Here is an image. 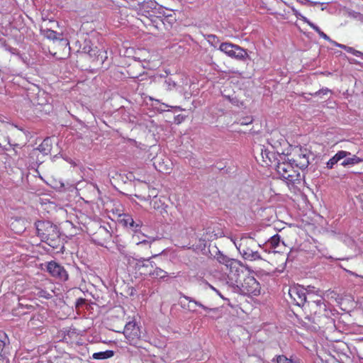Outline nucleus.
I'll list each match as a JSON object with an SVG mask.
<instances>
[{
    "label": "nucleus",
    "instance_id": "obj_34",
    "mask_svg": "<svg viewBox=\"0 0 363 363\" xmlns=\"http://www.w3.org/2000/svg\"><path fill=\"white\" fill-rule=\"evenodd\" d=\"M346 51H347V52H350V53H352V52H354V48H352V47H348V46H347V48H346Z\"/></svg>",
    "mask_w": 363,
    "mask_h": 363
},
{
    "label": "nucleus",
    "instance_id": "obj_2",
    "mask_svg": "<svg viewBox=\"0 0 363 363\" xmlns=\"http://www.w3.org/2000/svg\"><path fill=\"white\" fill-rule=\"evenodd\" d=\"M38 235L50 246L55 247L60 238V233L56 225L50 221H38L35 223Z\"/></svg>",
    "mask_w": 363,
    "mask_h": 363
},
{
    "label": "nucleus",
    "instance_id": "obj_1",
    "mask_svg": "<svg viewBox=\"0 0 363 363\" xmlns=\"http://www.w3.org/2000/svg\"><path fill=\"white\" fill-rule=\"evenodd\" d=\"M277 160V171L283 179L293 182L298 179V170L291 162L288 154L286 155L281 152V155H279Z\"/></svg>",
    "mask_w": 363,
    "mask_h": 363
},
{
    "label": "nucleus",
    "instance_id": "obj_26",
    "mask_svg": "<svg viewBox=\"0 0 363 363\" xmlns=\"http://www.w3.org/2000/svg\"><path fill=\"white\" fill-rule=\"evenodd\" d=\"M208 42L214 48H216L219 44L218 38L214 35H208L207 36Z\"/></svg>",
    "mask_w": 363,
    "mask_h": 363
},
{
    "label": "nucleus",
    "instance_id": "obj_37",
    "mask_svg": "<svg viewBox=\"0 0 363 363\" xmlns=\"http://www.w3.org/2000/svg\"><path fill=\"white\" fill-rule=\"evenodd\" d=\"M219 296H220L221 298H223V296L221 295V294L216 289V291H214Z\"/></svg>",
    "mask_w": 363,
    "mask_h": 363
},
{
    "label": "nucleus",
    "instance_id": "obj_14",
    "mask_svg": "<svg viewBox=\"0 0 363 363\" xmlns=\"http://www.w3.org/2000/svg\"><path fill=\"white\" fill-rule=\"evenodd\" d=\"M291 160L296 168L304 169L306 168L309 164L308 158L306 157V154L303 153L295 155V157Z\"/></svg>",
    "mask_w": 363,
    "mask_h": 363
},
{
    "label": "nucleus",
    "instance_id": "obj_29",
    "mask_svg": "<svg viewBox=\"0 0 363 363\" xmlns=\"http://www.w3.org/2000/svg\"><path fill=\"white\" fill-rule=\"evenodd\" d=\"M164 86L167 89L172 90L175 88L176 84L171 79H167L165 80Z\"/></svg>",
    "mask_w": 363,
    "mask_h": 363
},
{
    "label": "nucleus",
    "instance_id": "obj_13",
    "mask_svg": "<svg viewBox=\"0 0 363 363\" xmlns=\"http://www.w3.org/2000/svg\"><path fill=\"white\" fill-rule=\"evenodd\" d=\"M351 155V153L345 150L338 151L332 158H330L326 164L328 169H333L334 165L338 162L341 161L347 156Z\"/></svg>",
    "mask_w": 363,
    "mask_h": 363
},
{
    "label": "nucleus",
    "instance_id": "obj_25",
    "mask_svg": "<svg viewBox=\"0 0 363 363\" xmlns=\"http://www.w3.org/2000/svg\"><path fill=\"white\" fill-rule=\"evenodd\" d=\"M272 362L276 363H294L291 359L287 358L284 355H279L272 359Z\"/></svg>",
    "mask_w": 363,
    "mask_h": 363
},
{
    "label": "nucleus",
    "instance_id": "obj_38",
    "mask_svg": "<svg viewBox=\"0 0 363 363\" xmlns=\"http://www.w3.org/2000/svg\"><path fill=\"white\" fill-rule=\"evenodd\" d=\"M210 289H211L213 291H216V289L213 287L212 285L209 284Z\"/></svg>",
    "mask_w": 363,
    "mask_h": 363
},
{
    "label": "nucleus",
    "instance_id": "obj_7",
    "mask_svg": "<svg viewBox=\"0 0 363 363\" xmlns=\"http://www.w3.org/2000/svg\"><path fill=\"white\" fill-rule=\"evenodd\" d=\"M123 334L130 345H135L140 338V328L134 321H130L125 325Z\"/></svg>",
    "mask_w": 363,
    "mask_h": 363
},
{
    "label": "nucleus",
    "instance_id": "obj_28",
    "mask_svg": "<svg viewBox=\"0 0 363 363\" xmlns=\"http://www.w3.org/2000/svg\"><path fill=\"white\" fill-rule=\"evenodd\" d=\"M37 294L39 297L45 298L46 299L52 298L51 293L43 289H39Z\"/></svg>",
    "mask_w": 363,
    "mask_h": 363
},
{
    "label": "nucleus",
    "instance_id": "obj_17",
    "mask_svg": "<svg viewBox=\"0 0 363 363\" xmlns=\"http://www.w3.org/2000/svg\"><path fill=\"white\" fill-rule=\"evenodd\" d=\"M184 298L186 299V301H189V309L190 311H194L195 309L194 308V306H199L201 307V308H203V310H205L206 311H216V308H208L205 306H203L202 303H201L200 302L189 297V296H184Z\"/></svg>",
    "mask_w": 363,
    "mask_h": 363
},
{
    "label": "nucleus",
    "instance_id": "obj_39",
    "mask_svg": "<svg viewBox=\"0 0 363 363\" xmlns=\"http://www.w3.org/2000/svg\"><path fill=\"white\" fill-rule=\"evenodd\" d=\"M314 302H315L317 303V305H319L320 304V302H321V300H317V301H314Z\"/></svg>",
    "mask_w": 363,
    "mask_h": 363
},
{
    "label": "nucleus",
    "instance_id": "obj_19",
    "mask_svg": "<svg viewBox=\"0 0 363 363\" xmlns=\"http://www.w3.org/2000/svg\"><path fill=\"white\" fill-rule=\"evenodd\" d=\"M150 206L154 209L159 211L160 212V213H162L163 212H167V211L165 209L167 206L164 205V202L160 198L155 197L150 201Z\"/></svg>",
    "mask_w": 363,
    "mask_h": 363
},
{
    "label": "nucleus",
    "instance_id": "obj_24",
    "mask_svg": "<svg viewBox=\"0 0 363 363\" xmlns=\"http://www.w3.org/2000/svg\"><path fill=\"white\" fill-rule=\"evenodd\" d=\"M150 274L155 278L162 279L167 277V272L160 268H156L153 272H150Z\"/></svg>",
    "mask_w": 363,
    "mask_h": 363
},
{
    "label": "nucleus",
    "instance_id": "obj_3",
    "mask_svg": "<svg viewBox=\"0 0 363 363\" xmlns=\"http://www.w3.org/2000/svg\"><path fill=\"white\" fill-rule=\"evenodd\" d=\"M237 249L245 259L257 260L262 259L255 247L256 241L251 238H242L238 242H235Z\"/></svg>",
    "mask_w": 363,
    "mask_h": 363
},
{
    "label": "nucleus",
    "instance_id": "obj_20",
    "mask_svg": "<svg viewBox=\"0 0 363 363\" xmlns=\"http://www.w3.org/2000/svg\"><path fill=\"white\" fill-rule=\"evenodd\" d=\"M121 221L123 223L124 225L126 227H130L134 230H136L141 225L140 223H135L133 218L130 216H125V218L121 220Z\"/></svg>",
    "mask_w": 363,
    "mask_h": 363
},
{
    "label": "nucleus",
    "instance_id": "obj_40",
    "mask_svg": "<svg viewBox=\"0 0 363 363\" xmlns=\"http://www.w3.org/2000/svg\"><path fill=\"white\" fill-rule=\"evenodd\" d=\"M252 123V120H250L249 121H247V123H241V124H249V123Z\"/></svg>",
    "mask_w": 363,
    "mask_h": 363
},
{
    "label": "nucleus",
    "instance_id": "obj_42",
    "mask_svg": "<svg viewBox=\"0 0 363 363\" xmlns=\"http://www.w3.org/2000/svg\"><path fill=\"white\" fill-rule=\"evenodd\" d=\"M225 96H226L228 99H230V96L228 95V96H226V95H224Z\"/></svg>",
    "mask_w": 363,
    "mask_h": 363
},
{
    "label": "nucleus",
    "instance_id": "obj_10",
    "mask_svg": "<svg viewBox=\"0 0 363 363\" xmlns=\"http://www.w3.org/2000/svg\"><path fill=\"white\" fill-rule=\"evenodd\" d=\"M154 165L159 172L164 174H169L172 169V163L167 157H157Z\"/></svg>",
    "mask_w": 363,
    "mask_h": 363
},
{
    "label": "nucleus",
    "instance_id": "obj_16",
    "mask_svg": "<svg viewBox=\"0 0 363 363\" xmlns=\"http://www.w3.org/2000/svg\"><path fill=\"white\" fill-rule=\"evenodd\" d=\"M301 19L303 22L306 23L315 32H317L318 33V35H320V37H321L322 38L328 40V42H330V43L333 44V42L334 40H331L329 36H328L325 33H324L323 31H321L320 29L317 26H315L314 23L311 22L306 17H305L303 16H301Z\"/></svg>",
    "mask_w": 363,
    "mask_h": 363
},
{
    "label": "nucleus",
    "instance_id": "obj_33",
    "mask_svg": "<svg viewBox=\"0 0 363 363\" xmlns=\"http://www.w3.org/2000/svg\"><path fill=\"white\" fill-rule=\"evenodd\" d=\"M352 55L357 57H359L362 55V53L360 51L356 50L354 49V52H352Z\"/></svg>",
    "mask_w": 363,
    "mask_h": 363
},
{
    "label": "nucleus",
    "instance_id": "obj_23",
    "mask_svg": "<svg viewBox=\"0 0 363 363\" xmlns=\"http://www.w3.org/2000/svg\"><path fill=\"white\" fill-rule=\"evenodd\" d=\"M40 151L45 155L48 154L50 152V140L48 139L44 140L43 142L39 145L37 150H35L34 152Z\"/></svg>",
    "mask_w": 363,
    "mask_h": 363
},
{
    "label": "nucleus",
    "instance_id": "obj_31",
    "mask_svg": "<svg viewBox=\"0 0 363 363\" xmlns=\"http://www.w3.org/2000/svg\"><path fill=\"white\" fill-rule=\"evenodd\" d=\"M333 45H334L335 46H337L338 48H342L344 49L345 50H346V48H347V45H342V44H340L335 41H333Z\"/></svg>",
    "mask_w": 363,
    "mask_h": 363
},
{
    "label": "nucleus",
    "instance_id": "obj_36",
    "mask_svg": "<svg viewBox=\"0 0 363 363\" xmlns=\"http://www.w3.org/2000/svg\"><path fill=\"white\" fill-rule=\"evenodd\" d=\"M219 296H220L221 298H223V296L221 295V294L216 289V291H214Z\"/></svg>",
    "mask_w": 363,
    "mask_h": 363
},
{
    "label": "nucleus",
    "instance_id": "obj_22",
    "mask_svg": "<svg viewBox=\"0 0 363 363\" xmlns=\"http://www.w3.org/2000/svg\"><path fill=\"white\" fill-rule=\"evenodd\" d=\"M40 32L41 34L48 39L53 40L58 39L57 33L52 30L48 28H41Z\"/></svg>",
    "mask_w": 363,
    "mask_h": 363
},
{
    "label": "nucleus",
    "instance_id": "obj_12",
    "mask_svg": "<svg viewBox=\"0 0 363 363\" xmlns=\"http://www.w3.org/2000/svg\"><path fill=\"white\" fill-rule=\"evenodd\" d=\"M216 259L218 262L225 264L231 272H237L238 268L240 267V262L234 259H230L225 255L219 253L216 256Z\"/></svg>",
    "mask_w": 363,
    "mask_h": 363
},
{
    "label": "nucleus",
    "instance_id": "obj_9",
    "mask_svg": "<svg viewBox=\"0 0 363 363\" xmlns=\"http://www.w3.org/2000/svg\"><path fill=\"white\" fill-rule=\"evenodd\" d=\"M156 2L151 0L138 3L137 4L132 6L133 9L136 10L139 14L145 16H150V13L153 12V10L156 9Z\"/></svg>",
    "mask_w": 363,
    "mask_h": 363
},
{
    "label": "nucleus",
    "instance_id": "obj_15",
    "mask_svg": "<svg viewBox=\"0 0 363 363\" xmlns=\"http://www.w3.org/2000/svg\"><path fill=\"white\" fill-rule=\"evenodd\" d=\"M10 226L15 233H21L26 229V220L21 218H15L11 222Z\"/></svg>",
    "mask_w": 363,
    "mask_h": 363
},
{
    "label": "nucleus",
    "instance_id": "obj_18",
    "mask_svg": "<svg viewBox=\"0 0 363 363\" xmlns=\"http://www.w3.org/2000/svg\"><path fill=\"white\" fill-rule=\"evenodd\" d=\"M341 165L343 167H347L349 165H354L362 162L363 161L362 159L357 157L356 155H350L342 160Z\"/></svg>",
    "mask_w": 363,
    "mask_h": 363
},
{
    "label": "nucleus",
    "instance_id": "obj_6",
    "mask_svg": "<svg viewBox=\"0 0 363 363\" xmlns=\"http://www.w3.org/2000/svg\"><path fill=\"white\" fill-rule=\"evenodd\" d=\"M240 291L243 294L257 296L260 293V286L254 277L247 276L240 284Z\"/></svg>",
    "mask_w": 363,
    "mask_h": 363
},
{
    "label": "nucleus",
    "instance_id": "obj_41",
    "mask_svg": "<svg viewBox=\"0 0 363 363\" xmlns=\"http://www.w3.org/2000/svg\"><path fill=\"white\" fill-rule=\"evenodd\" d=\"M310 3L311 5H315L318 4L317 2H313V1H310Z\"/></svg>",
    "mask_w": 363,
    "mask_h": 363
},
{
    "label": "nucleus",
    "instance_id": "obj_4",
    "mask_svg": "<svg viewBox=\"0 0 363 363\" xmlns=\"http://www.w3.org/2000/svg\"><path fill=\"white\" fill-rule=\"evenodd\" d=\"M218 50L228 57L237 60H245L248 56L246 50L231 43H220Z\"/></svg>",
    "mask_w": 363,
    "mask_h": 363
},
{
    "label": "nucleus",
    "instance_id": "obj_5",
    "mask_svg": "<svg viewBox=\"0 0 363 363\" xmlns=\"http://www.w3.org/2000/svg\"><path fill=\"white\" fill-rule=\"evenodd\" d=\"M314 287L308 286L307 289L301 286H294L291 287L289 290V294L291 299L298 306H303L306 301L307 296L311 298L313 292Z\"/></svg>",
    "mask_w": 363,
    "mask_h": 363
},
{
    "label": "nucleus",
    "instance_id": "obj_35",
    "mask_svg": "<svg viewBox=\"0 0 363 363\" xmlns=\"http://www.w3.org/2000/svg\"><path fill=\"white\" fill-rule=\"evenodd\" d=\"M264 154L266 155V157L269 159V161H271L270 157L268 155V152L265 150L264 152H262V157L264 158Z\"/></svg>",
    "mask_w": 363,
    "mask_h": 363
},
{
    "label": "nucleus",
    "instance_id": "obj_11",
    "mask_svg": "<svg viewBox=\"0 0 363 363\" xmlns=\"http://www.w3.org/2000/svg\"><path fill=\"white\" fill-rule=\"evenodd\" d=\"M268 143L273 148L277 150L279 156L281 155V152L279 150V147L287 145L284 138L277 131L271 133L270 138L268 139Z\"/></svg>",
    "mask_w": 363,
    "mask_h": 363
},
{
    "label": "nucleus",
    "instance_id": "obj_8",
    "mask_svg": "<svg viewBox=\"0 0 363 363\" xmlns=\"http://www.w3.org/2000/svg\"><path fill=\"white\" fill-rule=\"evenodd\" d=\"M47 270L52 277L60 280L65 281L68 278V274L64 267L54 261L48 263Z\"/></svg>",
    "mask_w": 363,
    "mask_h": 363
},
{
    "label": "nucleus",
    "instance_id": "obj_32",
    "mask_svg": "<svg viewBox=\"0 0 363 363\" xmlns=\"http://www.w3.org/2000/svg\"><path fill=\"white\" fill-rule=\"evenodd\" d=\"M325 295L328 297L330 296V298H335L336 294L334 291H327Z\"/></svg>",
    "mask_w": 363,
    "mask_h": 363
},
{
    "label": "nucleus",
    "instance_id": "obj_30",
    "mask_svg": "<svg viewBox=\"0 0 363 363\" xmlns=\"http://www.w3.org/2000/svg\"><path fill=\"white\" fill-rule=\"evenodd\" d=\"M330 92V90L328 89H322L320 91L315 92V95H320V94H328Z\"/></svg>",
    "mask_w": 363,
    "mask_h": 363
},
{
    "label": "nucleus",
    "instance_id": "obj_21",
    "mask_svg": "<svg viewBox=\"0 0 363 363\" xmlns=\"http://www.w3.org/2000/svg\"><path fill=\"white\" fill-rule=\"evenodd\" d=\"M114 353L112 350H106L104 352H95L92 355L94 359H106L113 356Z\"/></svg>",
    "mask_w": 363,
    "mask_h": 363
},
{
    "label": "nucleus",
    "instance_id": "obj_27",
    "mask_svg": "<svg viewBox=\"0 0 363 363\" xmlns=\"http://www.w3.org/2000/svg\"><path fill=\"white\" fill-rule=\"evenodd\" d=\"M280 242V237L278 235L272 236L269 240V243L273 247H277Z\"/></svg>",
    "mask_w": 363,
    "mask_h": 363
}]
</instances>
